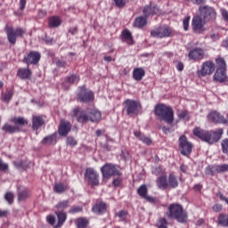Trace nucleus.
I'll use <instances>...</instances> for the list:
<instances>
[{"mask_svg": "<svg viewBox=\"0 0 228 228\" xmlns=\"http://www.w3.org/2000/svg\"><path fill=\"white\" fill-rule=\"evenodd\" d=\"M193 134L201 139L202 142H206L211 145L213 143H216V142L222 138V134H224V129L218 128L214 132H209L203 130L202 128L196 127L193 130Z\"/></svg>", "mask_w": 228, "mask_h": 228, "instance_id": "obj_1", "label": "nucleus"}, {"mask_svg": "<svg viewBox=\"0 0 228 228\" xmlns=\"http://www.w3.org/2000/svg\"><path fill=\"white\" fill-rule=\"evenodd\" d=\"M167 216L171 220H177L179 224H186V222H188V213H186L183 208V206L179 204L170 205Z\"/></svg>", "mask_w": 228, "mask_h": 228, "instance_id": "obj_2", "label": "nucleus"}, {"mask_svg": "<svg viewBox=\"0 0 228 228\" xmlns=\"http://www.w3.org/2000/svg\"><path fill=\"white\" fill-rule=\"evenodd\" d=\"M155 115L159 117L160 120H164L167 124L174 122V109L163 103L155 106Z\"/></svg>", "mask_w": 228, "mask_h": 228, "instance_id": "obj_3", "label": "nucleus"}, {"mask_svg": "<svg viewBox=\"0 0 228 228\" xmlns=\"http://www.w3.org/2000/svg\"><path fill=\"white\" fill-rule=\"evenodd\" d=\"M5 33L7 35V40L9 44H11L12 45H15V44H17V38L22 37L24 36V33H26V29L22 28H17L15 29L13 28V27L6 25Z\"/></svg>", "mask_w": 228, "mask_h": 228, "instance_id": "obj_4", "label": "nucleus"}, {"mask_svg": "<svg viewBox=\"0 0 228 228\" xmlns=\"http://www.w3.org/2000/svg\"><path fill=\"white\" fill-rule=\"evenodd\" d=\"M200 13L202 19L207 22H215V20H216V11L211 6H200Z\"/></svg>", "mask_w": 228, "mask_h": 228, "instance_id": "obj_5", "label": "nucleus"}, {"mask_svg": "<svg viewBox=\"0 0 228 228\" xmlns=\"http://www.w3.org/2000/svg\"><path fill=\"white\" fill-rule=\"evenodd\" d=\"M179 151L183 156H190L193 151V144L188 141L186 135H181L178 139Z\"/></svg>", "mask_w": 228, "mask_h": 228, "instance_id": "obj_6", "label": "nucleus"}, {"mask_svg": "<svg viewBox=\"0 0 228 228\" xmlns=\"http://www.w3.org/2000/svg\"><path fill=\"white\" fill-rule=\"evenodd\" d=\"M206 20L200 15L194 16L191 20L192 31L198 35L204 33L206 31Z\"/></svg>", "mask_w": 228, "mask_h": 228, "instance_id": "obj_7", "label": "nucleus"}, {"mask_svg": "<svg viewBox=\"0 0 228 228\" xmlns=\"http://www.w3.org/2000/svg\"><path fill=\"white\" fill-rule=\"evenodd\" d=\"M58 218V224H56V217L54 216H48L46 220L50 225H53V228H61L63 224L67 221V213L64 212H55Z\"/></svg>", "mask_w": 228, "mask_h": 228, "instance_id": "obj_8", "label": "nucleus"}, {"mask_svg": "<svg viewBox=\"0 0 228 228\" xmlns=\"http://www.w3.org/2000/svg\"><path fill=\"white\" fill-rule=\"evenodd\" d=\"M125 110L126 111V115H138V111L142 110V105L138 102H134V100H126L124 102Z\"/></svg>", "mask_w": 228, "mask_h": 228, "instance_id": "obj_9", "label": "nucleus"}, {"mask_svg": "<svg viewBox=\"0 0 228 228\" xmlns=\"http://www.w3.org/2000/svg\"><path fill=\"white\" fill-rule=\"evenodd\" d=\"M151 37L154 38H167L172 35V28H169L167 26H161L156 28H153L151 31Z\"/></svg>", "mask_w": 228, "mask_h": 228, "instance_id": "obj_10", "label": "nucleus"}, {"mask_svg": "<svg viewBox=\"0 0 228 228\" xmlns=\"http://www.w3.org/2000/svg\"><path fill=\"white\" fill-rule=\"evenodd\" d=\"M215 72V63L211 61H205L201 69L198 70V76L199 77H204L206 76H210V74H213Z\"/></svg>", "mask_w": 228, "mask_h": 228, "instance_id": "obj_11", "label": "nucleus"}, {"mask_svg": "<svg viewBox=\"0 0 228 228\" xmlns=\"http://www.w3.org/2000/svg\"><path fill=\"white\" fill-rule=\"evenodd\" d=\"M85 178L91 186H99V174L94 168H87L85 172Z\"/></svg>", "mask_w": 228, "mask_h": 228, "instance_id": "obj_12", "label": "nucleus"}, {"mask_svg": "<svg viewBox=\"0 0 228 228\" xmlns=\"http://www.w3.org/2000/svg\"><path fill=\"white\" fill-rule=\"evenodd\" d=\"M101 170L104 179H110L112 175H119L118 169L112 164H105Z\"/></svg>", "mask_w": 228, "mask_h": 228, "instance_id": "obj_13", "label": "nucleus"}, {"mask_svg": "<svg viewBox=\"0 0 228 228\" xmlns=\"http://www.w3.org/2000/svg\"><path fill=\"white\" fill-rule=\"evenodd\" d=\"M77 99L80 102H91L94 101V92L86 90L85 87H81L80 92L77 94Z\"/></svg>", "mask_w": 228, "mask_h": 228, "instance_id": "obj_14", "label": "nucleus"}, {"mask_svg": "<svg viewBox=\"0 0 228 228\" xmlns=\"http://www.w3.org/2000/svg\"><path fill=\"white\" fill-rule=\"evenodd\" d=\"M40 53L32 51L24 57L23 61L27 63V65H37V63L40 61Z\"/></svg>", "mask_w": 228, "mask_h": 228, "instance_id": "obj_15", "label": "nucleus"}, {"mask_svg": "<svg viewBox=\"0 0 228 228\" xmlns=\"http://www.w3.org/2000/svg\"><path fill=\"white\" fill-rule=\"evenodd\" d=\"M75 117L80 124H85L90 121V116L88 114V109L86 110H79V109L74 110Z\"/></svg>", "mask_w": 228, "mask_h": 228, "instance_id": "obj_16", "label": "nucleus"}, {"mask_svg": "<svg viewBox=\"0 0 228 228\" xmlns=\"http://www.w3.org/2000/svg\"><path fill=\"white\" fill-rule=\"evenodd\" d=\"M208 120L214 122L215 124H227V119L220 114L218 111H212L208 115Z\"/></svg>", "mask_w": 228, "mask_h": 228, "instance_id": "obj_17", "label": "nucleus"}, {"mask_svg": "<svg viewBox=\"0 0 228 228\" xmlns=\"http://www.w3.org/2000/svg\"><path fill=\"white\" fill-rule=\"evenodd\" d=\"M206 53L201 48H195L189 53L191 60H204Z\"/></svg>", "mask_w": 228, "mask_h": 228, "instance_id": "obj_18", "label": "nucleus"}, {"mask_svg": "<svg viewBox=\"0 0 228 228\" xmlns=\"http://www.w3.org/2000/svg\"><path fill=\"white\" fill-rule=\"evenodd\" d=\"M87 113L89 114L90 122H101V119L102 118L101 111L95 109H87Z\"/></svg>", "mask_w": 228, "mask_h": 228, "instance_id": "obj_19", "label": "nucleus"}, {"mask_svg": "<svg viewBox=\"0 0 228 228\" xmlns=\"http://www.w3.org/2000/svg\"><path fill=\"white\" fill-rule=\"evenodd\" d=\"M72 126H70L69 122L61 120V125L59 126V134L61 136H67L69 133H70Z\"/></svg>", "mask_w": 228, "mask_h": 228, "instance_id": "obj_20", "label": "nucleus"}, {"mask_svg": "<svg viewBox=\"0 0 228 228\" xmlns=\"http://www.w3.org/2000/svg\"><path fill=\"white\" fill-rule=\"evenodd\" d=\"M45 124V120L42 116H33L32 118V128L35 129L36 131L37 129H40L42 126Z\"/></svg>", "mask_w": 228, "mask_h": 228, "instance_id": "obj_21", "label": "nucleus"}, {"mask_svg": "<svg viewBox=\"0 0 228 228\" xmlns=\"http://www.w3.org/2000/svg\"><path fill=\"white\" fill-rule=\"evenodd\" d=\"M108 208V205H106L105 202H100L98 204H95L92 208L93 213H95V215H102V213H106V209Z\"/></svg>", "mask_w": 228, "mask_h": 228, "instance_id": "obj_22", "label": "nucleus"}, {"mask_svg": "<svg viewBox=\"0 0 228 228\" xmlns=\"http://www.w3.org/2000/svg\"><path fill=\"white\" fill-rule=\"evenodd\" d=\"M226 77H227V73H225V69H217L214 75V80L219 81V83H224Z\"/></svg>", "mask_w": 228, "mask_h": 228, "instance_id": "obj_23", "label": "nucleus"}, {"mask_svg": "<svg viewBox=\"0 0 228 228\" xmlns=\"http://www.w3.org/2000/svg\"><path fill=\"white\" fill-rule=\"evenodd\" d=\"M142 13L144 17H149V15H156L159 13V9L156 6L152 7L151 5H146L143 8Z\"/></svg>", "mask_w": 228, "mask_h": 228, "instance_id": "obj_24", "label": "nucleus"}, {"mask_svg": "<svg viewBox=\"0 0 228 228\" xmlns=\"http://www.w3.org/2000/svg\"><path fill=\"white\" fill-rule=\"evenodd\" d=\"M157 186L160 190H167L168 188V181L167 180V175H163L162 176H159L157 181Z\"/></svg>", "mask_w": 228, "mask_h": 228, "instance_id": "obj_25", "label": "nucleus"}, {"mask_svg": "<svg viewBox=\"0 0 228 228\" xmlns=\"http://www.w3.org/2000/svg\"><path fill=\"white\" fill-rule=\"evenodd\" d=\"M57 139H56V134H50L48 136H45L41 143L43 145H56V142H57Z\"/></svg>", "mask_w": 228, "mask_h": 228, "instance_id": "obj_26", "label": "nucleus"}, {"mask_svg": "<svg viewBox=\"0 0 228 228\" xmlns=\"http://www.w3.org/2000/svg\"><path fill=\"white\" fill-rule=\"evenodd\" d=\"M17 74L20 79H29L31 77V69L28 68H20Z\"/></svg>", "mask_w": 228, "mask_h": 228, "instance_id": "obj_27", "label": "nucleus"}, {"mask_svg": "<svg viewBox=\"0 0 228 228\" xmlns=\"http://www.w3.org/2000/svg\"><path fill=\"white\" fill-rule=\"evenodd\" d=\"M145 76V70L142 68H136L134 69L133 77L135 81H142Z\"/></svg>", "mask_w": 228, "mask_h": 228, "instance_id": "obj_28", "label": "nucleus"}, {"mask_svg": "<svg viewBox=\"0 0 228 228\" xmlns=\"http://www.w3.org/2000/svg\"><path fill=\"white\" fill-rule=\"evenodd\" d=\"M2 129L4 133H9V134H13V133H19L20 131L18 126H12L10 124H5Z\"/></svg>", "mask_w": 228, "mask_h": 228, "instance_id": "obj_29", "label": "nucleus"}, {"mask_svg": "<svg viewBox=\"0 0 228 228\" xmlns=\"http://www.w3.org/2000/svg\"><path fill=\"white\" fill-rule=\"evenodd\" d=\"M75 224L77 228H86L90 221L86 217H80L76 219Z\"/></svg>", "mask_w": 228, "mask_h": 228, "instance_id": "obj_30", "label": "nucleus"}, {"mask_svg": "<svg viewBox=\"0 0 228 228\" xmlns=\"http://www.w3.org/2000/svg\"><path fill=\"white\" fill-rule=\"evenodd\" d=\"M147 24V17L140 16L135 19L134 26V28H143Z\"/></svg>", "mask_w": 228, "mask_h": 228, "instance_id": "obj_31", "label": "nucleus"}, {"mask_svg": "<svg viewBox=\"0 0 228 228\" xmlns=\"http://www.w3.org/2000/svg\"><path fill=\"white\" fill-rule=\"evenodd\" d=\"M49 26L50 28H59L61 26V20L58 16H53L49 19Z\"/></svg>", "mask_w": 228, "mask_h": 228, "instance_id": "obj_32", "label": "nucleus"}, {"mask_svg": "<svg viewBox=\"0 0 228 228\" xmlns=\"http://www.w3.org/2000/svg\"><path fill=\"white\" fill-rule=\"evenodd\" d=\"M167 184L171 188H177V186H179V183L177 182V178L175 177V175H174V174L169 175Z\"/></svg>", "mask_w": 228, "mask_h": 228, "instance_id": "obj_33", "label": "nucleus"}, {"mask_svg": "<svg viewBox=\"0 0 228 228\" xmlns=\"http://www.w3.org/2000/svg\"><path fill=\"white\" fill-rule=\"evenodd\" d=\"M11 122H13L15 126H28V120L26 118L20 117V118H12Z\"/></svg>", "mask_w": 228, "mask_h": 228, "instance_id": "obj_34", "label": "nucleus"}, {"mask_svg": "<svg viewBox=\"0 0 228 228\" xmlns=\"http://www.w3.org/2000/svg\"><path fill=\"white\" fill-rule=\"evenodd\" d=\"M123 40H127L128 44H133V35L128 29H125L122 32Z\"/></svg>", "mask_w": 228, "mask_h": 228, "instance_id": "obj_35", "label": "nucleus"}, {"mask_svg": "<svg viewBox=\"0 0 228 228\" xmlns=\"http://www.w3.org/2000/svg\"><path fill=\"white\" fill-rule=\"evenodd\" d=\"M218 223L223 225V227H228V215L221 214L218 217Z\"/></svg>", "mask_w": 228, "mask_h": 228, "instance_id": "obj_36", "label": "nucleus"}, {"mask_svg": "<svg viewBox=\"0 0 228 228\" xmlns=\"http://www.w3.org/2000/svg\"><path fill=\"white\" fill-rule=\"evenodd\" d=\"M29 197V191L28 190L20 191L18 192V200L20 202L22 200H26Z\"/></svg>", "mask_w": 228, "mask_h": 228, "instance_id": "obj_37", "label": "nucleus"}, {"mask_svg": "<svg viewBox=\"0 0 228 228\" xmlns=\"http://www.w3.org/2000/svg\"><path fill=\"white\" fill-rule=\"evenodd\" d=\"M148 191L149 190L147 189V185L145 184L141 185L137 190L138 195H140V197H142V199L147 195Z\"/></svg>", "mask_w": 228, "mask_h": 228, "instance_id": "obj_38", "label": "nucleus"}, {"mask_svg": "<svg viewBox=\"0 0 228 228\" xmlns=\"http://www.w3.org/2000/svg\"><path fill=\"white\" fill-rule=\"evenodd\" d=\"M66 83H69V85H74L76 83H79V76L77 75H70L66 78Z\"/></svg>", "mask_w": 228, "mask_h": 228, "instance_id": "obj_39", "label": "nucleus"}, {"mask_svg": "<svg viewBox=\"0 0 228 228\" xmlns=\"http://www.w3.org/2000/svg\"><path fill=\"white\" fill-rule=\"evenodd\" d=\"M152 174H154V175H159V177H163V175H167V173H165V169H163L161 167H155L152 170Z\"/></svg>", "mask_w": 228, "mask_h": 228, "instance_id": "obj_40", "label": "nucleus"}, {"mask_svg": "<svg viewBox=\"0 0 228 228\" xmlns=\"http://www.w3.org/2000/svg\"><path fill=\"white\" fill-rule=\"evenodd\" d=\"M53 190L56 191V193H63V191L67 190V187L63 183H57L54 185Z\"/></svg>", "mask_w": 228, "mask_h": 228, "instance_id": "obj_41", "label": "nucleus"}, {"mask_svg": "<svg viewBox=\"0 0 228 228\" xmlns=\"http://www.w3.org/2000/svg\"><path fill=\"white\" fill-rule=\"evenodd\" d=\"M69 200H62V201H60L57 205H56V208L59 209V210H61V209H67V208H69Z\"/></svg>", "mask_w": 228, "mask_h": 228, "instance_id": "obj_42", "label": "nucleus"}, {"mask_svg": "<svg viewBox=\"0 0 228 228\" xmlns=\"http://www.w3.org/2000/svg\"><path fill=\"white\" fill-rule=\"evenodd\" d=\"M221 147H222L223 153L227 156V159H228V139H224L222 141Z\"/></svg>", "mask_w": 228, "mask_h": 228, "instance_id": "obj_43", "label": "nucleus"}, {"mask_svg": "<svg viewBox=\"0 0 228 228\" xmlns=\"http://www.w3.org/2000/svg\"><path fill=\"white\" fill-rule=\"evenodd\" d=\"M178 117L183 120H190V112L188 110H181L178 112Z\"/></svg>", "mask_w": 228, "mask_h": 228, "instance_id": "obj_44", "label": "nucleus"}, {"mask_svg": "<svg viewBox=\"0 0 228 228\" xmlns=\"http://www.w3.org/2000/svg\"><path fill=\"white\" fill-rule=\"evenodd\" d=\"M210 167H212V173L214 175H216V174L224 173L222 165H212Z\"/></svg>", "mask_w": 228, "mask_h": 228, "instance_id": "obj_45", "label": "nucleus"}, {"mask_svg": "<svg viewBox=\"0 0 228 228\" xmlns=\"http://www.w3.org/2000/svg\"><path fill=\"white\" fill-rule=\"evenodd\" d=\"M217 69H223L224 70H226V65H225V61L223 58H218L216 60Z\"/></svg>", "mask_w": 228, "mask_h": 228, "instance_id": "obj_46", "label": "nucleus"}, {"mask_svg": "<svg viewBox=\"0 0 228 228\" xmlns=\"http://www.w3.org/2000/svg\"><path fill=\"white\" fill-rule=\"evenodd\" d=\"M8 170H10V167L0 158V172H8Z\"/></svg>", "mask_w": 228, "mask_h": 228, "instance_id": "obj_47", "label": "nucleus"}, {"mask_svg": "<svg viewBox=\"0 0 228 228\" xmlns=\"http://www.w3.org/2000/svg\"><path fill=\"white\" fill-rule=\"evenodd\" d=\"M12 97H13V93L12 91H6L3 96V102H9L12 100Z\"/></svg>", "mask_w": 228, "mask_h": 228, "instance_id": "obj_48", "label": "nucleus"}, {"mask_svg": "<svg viewBox=\"0 0 228 228\" xmlns=\"http://www.w3.org/2000/svg\"><path fill=\"white\" fill-rule=\"evenodd\" d=\"M67 145H69V147H76L77 145V141L72 136H69L66 140Z\"/></svg>", "mask_w": 228, "mask_h": 228, "instance_id": "obj_49", "label": "nucleus"}, {"mask_svg": "<svg viewBox=\"0 0 228 228\" xmlns=\"http://www.w3.org/2000/svg\"><path fill=\"white\" fill-rule=\"evenodd\" d=\"M190 19L191 17L187 16L183 20V26L184 31H188V28H190Z\"/></svg>", "mask_w": 228, "mask_h": 228, "instance_id": "obj_50", "label": "nucleus"}, {"mask_svg": "<svg viewBox=\"0 0 228 228\" xmlns=\"http://www.w3.org/2000/svg\"><path fill=\"white\" fill-rule=\"evenodd\" d=\"M115 3V5L118 8H124V5L127 3V0H113Z\"/></svg>", "mask_w": 228, "mask_h": 228, "instance_id": "obj_51", "label": "nucleus"}, {"mask_svg": "<svg viewBox=\"0 0 228 228\" xmlns=\"http://www.w3.org/2000/svg\"><path fill=\"white\" fill-rule=\"evenodd\" d=\"M83 211V207H73L69 209V213H81Z\"/></svg>", "mask_w": 228, "mask_h": 228, "instance_id": "obj_52", "label": "nucleus"}, {"mask_svg": "<svg viewBox=\"0 0 228 228\" xmlns=\"http://www.w3.org/2000/svg\"><path fill=\"white\" fill-rule=\"evenodd\" d=\"M5 200H7V202H9V204H12V202H13V193L7 192L5 194Z\"/></svg>", "mask_w": 228, "mask_h": 228, "instance_id": "obj_53", "label": "nucleus"}, {"mask_svg": "<svg viewBox=\"0 0 228 228\" xmlns=\"http://www.w3.org/2000/svg\"><path fill=\"white\" fill-rule=\"evenodd\" d=\"M220 12L224 20H225V22H228V11L225 9H221Z\"/></svg>", "mask_w": 228, "mask_h": 228, "instance_id": "obj_54", "label": "nucleus"}, {"mask_svg": "<svg viewBox=\"0 0 228 228\" xmlns=\"http://www.w3.org/2000/svg\"><path fill=\"white\" fill-rule=\"evenodd\" d=\"M56 66L61 69H65V67H67V61H61V60H58L56 61Z\"/></svg>", "mask_w": 228, "mask_h": 228, "instance_id": "obj_55", "label": "nucleus"}, {"mask_svg": "<svg viewBox=\"0 0 228 228\" xmlns=\"http://www.w3.org/2000/svg\"><path fill=\"white\" fill-rule=\"evenodd\" d=\"M141 142H142V143H145L146 145H151V143H152V140H151V138L149 137H145L144 135H142Z\"/></svg>", "mask_w": 228, "mask_h": 228, "instance_id": "obj_56", "label": "nucleus"}, {"mask_svg": "<svg viewBox=\"0 0 228 228\" xmlns=\"http://www.w3.org/2000/svg\"><path fill=\"white\" fill-rule=\"evenodd\" d=\"M116 216H118V218H126V216H127V212L126 210H121L116 214Z\"/></svg>", "mask_w": 228, "mask_h": 228, "instance_id": "obj_57", "label": "nucleus"}, {"mask_svg": "<svg viewBox=\"0 0 228 228\" xmlns=\"http://www.w3.org/2000/svg\"><path fill=\"white\" fill-rule=\"evenodd\" d=\"M13 163L16 168H18L19 170H20L21 168H24V162L22 160L15 161Z\"/></svg>", "mask_w": 228, "mask_h": 228, "instance_id": "obj_58", "label": "nucleus"}, {"mask_svg": "<svg viewBox=\"0 0 228 228\" xmlns=\"http://www.w3.org/2000/svg\"><path fill=\"white\" fill-rule=\"evenodd\" d=\"M212 209H213V211H215V213H220V211H222V205L216 204L213 206Z\"/></svg>", "mask_w": 228, "mask_h": 228, "instance_id": "obj_59", "label": "nucleus"}, {"mask_svg": "<svg viewBox=\"0 0 228 228\" xmlns=\"http://www.w3.org/2000/svg\"><path fill=\"white\" fill-rule=\"evenodd\" d=\"M205 174H206V175H212V176L215 175L213 174V169H212L211 166H208L205 168Z\"/></svg>", "mask_w": 228, "mask_h": 228, "instance_id": "obj_60", "label": "nucleus"}, {"mask_svg": "<svg viewBox=\"0 0 228 228\" xmlns=\"http://www.w3.org/2000/svg\"><path fill=\"white\" fill-rule=\"evenodd\" d=\"M120 157L125 161H126V159H129V158H130L129 153L127 151H122L121 154H120Z\"/></svg>", "mask_w": 228, "mask_h": 228, "instance_id": "obj_61", "label": "nucleus"}, {"mask_svg": "<svg viewBox=\"0 0 228 228\" xmlns=\"http://www.w3.org/2000/svg\"><path fill=\"white\" fill-rule=\"evenodd\" d=\"M143 199H145V200H147L148 202H151V203L156 202V198H154L152 196H149L147 194H146V196L143 197Z\"/></svg>", "mask_w": 228, "mask_h": 228, "instance_id": "obj_62", "label": "nucleus"}, {"mask_svg": "<svg viewBox=\"0 0 228 228\" xmlns=\"http://www.w3.org/2000/svg\"><path fill=\"white\" fill-rule=\"evenodd\" d=\"M217 196L219 197V199H220L221 200H224V201L226 202V204L228 205V198H227V197L224 196V194H222V192H219V193L217 194Z\"/></svg>", "mask_w": 228, "mask_h": 228, "instance_id": "obj_63", "label": "nucleus"}, {"mask_svg": "<svg viewBox=\"0 0 228 228\" xmlns=\"http://www.w3.org/2000/svg\"><path fill=\"white\" fill-rule=\"evenodd\" d=\"M134 134L135 137L138 138V140H142V138L143 137V135L142 134V132H140V131H134Z\"/></svg>", "mask_w": 228, "mask_h": 228, "instance_id": "obj_64", "label": "nucleus"}]
</instances>
